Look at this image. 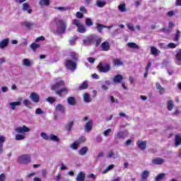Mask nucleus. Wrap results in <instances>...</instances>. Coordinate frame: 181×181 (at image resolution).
Returning <instances> with one entry per match:
<instances>
[{
	"label": "nucleus",
	"mask_w": 181,
	"mask_h": 181,
	"mask_svg": "<svg viewBox=\"0 0 181 181\" xmlns=\"http://www.w3.org/2000/svg\"><path fill=\"white\" fill-rule=\"evenodd\" d=\"M175 62L178 66H181V49L175 51Z\"/></svg>",
	"instance_id": "nucleus-10"
},
{
	"label": "nucleus",
	"mask_w": 181,
	"mask_h": 181,
	"mask_svg": "<svg viewBox=\"0 0 181 181\" xmlns=\"http://www.w3.org/2000/svg\"><path fill=\"white\" fill-rule=\"evenodd\" d=\"M115 66H116V67H121V66H124V62L117 58L115 59Z\"/></svg>",
	"instance_id": "nucleus-36"
},
{
	"label": "nucleus",
	"mask_w": 181,
	"mask_h": 181,
	"mask_svg": "<svg viewBox=\"0 0 181 181\" xmlns=\"http://www.w3.org/2000/svg\"><path fill=\"white\" fill-rule=\"evenodd\" d=\"M8 43H9V40L6 38L0 42V49H4V47H6L8 46Z\"/></svg>",
	"instance_id": "nucleus-25"
},
{
	"label": "nucleus",
	"mask_w": 181,
	"mask_h": 181,
	"mask_svg": "<svg viewBox=\"0 0 181 181\" xmlns=\"http://www.w3.org/2000/svg\"><path fill=\"white\" fill-rule=\"evenodd\" d=\"M118 9L120 12H127V4H122L118 6Z\"/></svg>",
	"instance_id": "nucleus-38"
},
{
	"label": "nucleus",
	"mask_w": 181,
	"mask_h": 181,
	"mask_svg": "<svg viewBox=\"0 0 181 181\" xmlns=\"http://www.w3.org/2000/svg\"><path fill=\"white\" fill-rule=\"evenodd\" d=\"M87 152H88V147L84 146V147H82L79 150L78 153H79V155L84 156V155H86V153H87Z\"/></svg>",
	"instance_id": "nucleus-26"
},
{
	"label": "nucleus",
	"mask_w": 181,
	"mask_h": 181,
	"mask_svg": "<svg viewBox=\"0 0 181 181\" xmlns=\"http://www.w3.org/2000/svg\"><path fill=\"white\" fill-rule=\"evenodd\" d=\"M151 66H152V62H148L147 66H146L145 73H144V78H146V77H148V74L149 73V69H151Z\"/></svg>",
	"instance_id": "nucleus-27"
},
{
	"label": "nucleus",
	"mask_w": 181,
	"mask_h": 181,
	"mask_svg": "<svg viewBox=\"0 0 181 181\" xmlns=\"http://www.w3.org/2000/svg\"><path fill=\"white\" fill-rule=\"evenodd\" d=\"M23 103L25 105V107H26L27 108H32V107L29 106V104H31L30 101H29V100L25 99L24 100H23Z\"/></svg>",
	"instance_id": "nucleus-50"
},
{
	"label": "nucleus",
	"mask_w": 181,
	"mask_h": 181,
	"mask_svg": "<svg viewBox=\"0 0 181 181\" xmlns=\"http://www.w3.org/2000/svg\"><path fill=\"white\" fill-rule=\"evenodd\" d=\"M148 176H149V171L144 170L142 173L141 177L143 180H146L148 179Z\"/></svg>",
	"instance_id": "nucleus-43"
},
{
	"label": "nucleus",
	"mask_w": 181,
	"mask_h": 181,
	"mask_svg": "<svg viewBox=\"0 0 181 181\" xmlns=\"http://www.w3.org/2000/svg\"><path fill=\"white\" fill-rule=\"evenodd\" d=\"M86 26H93V25H94V23H93V20H91V18H87L86 19Z\"/></svg>",
	"instance_id": "nucleus-45"
},
{
	"label": "nucleus",
	"mask_w": 181,
	"mask_h": 181,
	"mask_svg": "<svg viewBox=\"0 0 181 181\" xmlns=\"http://www.w3.org/2000/svg\"><path fill=\"white\" fill-rule=\"evenodd\" d=\"M23 25L24 26H25V28H28V29H30V28L33 26V24L32 23H29L28 21L23 22Z\"/></svg>",
	"instance_id": "nucleus-52"
},
{
	"label": "nucleus",
	"mask_w": 181,
	"mask_h": 181,
	"mask_svg": "<svg viewBox=\"0 0 181 181\" xmlns=\"http://www.w3.org/2000/svg\"><path fill=\"white\" fill-rule=\"evenodd\" d=\"M6 180V176L5 174L2 173L0 175V181H5Z\"/></svg>",
	"instance_id": "nucleus-62"
},
{
	"label": "nucleus",
	"mask_w": 181,
	"mask_h": 181,
	"mask_svg": "<svg viewBox=\"0 0 181 181\" xmlns=\"http://www.w3.org/2000/svg\"><path fill=\"white\" fill-rule=\"evenodd\" d=\"M110 132H111V129H107L104 132L103 135H105V136H108Z\"/></svg>",
	"instance_id": "nucleus-60"
},
{
	"label": "nucleus",
	"mask_w": 181,
	"mask_h": 181,
	"mask_svg": "<svg viewBox=\"0 0 181 181\" xmlns=\"http://www.w3.org/2000/svg\"><path fill=\"white\" fill-rule=\"evenodd\" d=\"M79 11L83 13H87L88 12L86 8L83 6L79 8Z\"/></svg>",
	"instance_id": "nucleus-58"
},
{
	"label": "nucleus",
	"mask_w": 181,
	"mask_h": 181,
	"mask_svg": "<svg viewBox=\"0 0 181 181\" xmlns=\"http://www.w3.org/2000/svg\"><path fill=\"white\" fill-rule=\"evenodd\" d=\"M35 114H37L38 115H41V114H43V110H42V108H37L35 110Z\"/></svg>",
	"instance_id": "nucleus-59"
},
{
	"label": "nucleus",
	"mask_w": 181,
	"mask_h": 181,
	"mask_svg": "<svg viewBox=\"0 0 181 181\" xmlns=\"http://www.w3.org/2000/svg\"><path fill=\"white\" fill-rule=\"evenodd\" d=\"M127 131H123V132H119L117 133L116 138H117L118 139H124V138H126V136H127Z\"/></svg>",
	"instance_id": "nucleus-19"
},
{
	"label": "nucleus",
	"mask_w": 181,
	"mask_h": 181,
	"mask_svg": "<svg viewBox=\"0 0 181 181\" xmlns=\"http://www.w3.org/2000/svg\"><path fill=\"white\" fill-rule=\"evenodd\" d=\"M73 125H74V121H70L65 125V129H66L68 132H71Z\"/></svg>",
	"instance_id": "nucleus-23"
},
{
	"label": "nucleus",
	"mask_w": 181,
	"mask_h": 181,
	"mask_svg": "<svg viewBox=\"0 0 181 181\" xmlns=\"http://www.w3.org/2000/svg\"><path fill=\"white\" fill-rule=\"evenodd\" d=\"M30 60L29 59H24L23 60V66H25V67H30Z\"/></svg>",
	"instance_id": "nucleus-40"
},
{
	"label": "nucleus",
	"mask_w": 181,
	"mask_h": 181,
	"mask_svg": "<svg viewBox=\"0 0 181 181\" xmlns=\"http://www.w3.org/2000/svg\"><path fill=\"white\" fill-rule=\"evenodd\" d=\"M23 11H27L28 13H32V8H30V6L28 3H24L22 6Z\"/></svg>",
	"instance_id": "nucleus-18"
},
{
	"label": "nucleus",
	"mask_w": 181,
	"mask_h": 181,
	"mask_svg": "<svg viewBox=\"0 0 181 181\" xmlns=\"http://www.w3.org/2000/svg\"><path fill=\"white\" fill-rule=\"evenodd\" d=\"M136 145L140 151H145L146 149L147 142L146 141L139 140L136 142Z\"/></svg>",
	"instance_id": "nucleus-7"
},
{
	"label": "nucleus",
	"mask_w": 181,
	"mask_h": 181,
	"mask_svg": "<svg viewBox=\"0 0 181 181\" xmlns=\"http://www.w3.org/2000/svg\"><path fill=\"white\" fill-rule=\"evenodd\" d=\"M181 145V136L180 134H175V146L177 147Z\"/></svg>",
	"instance_id": "nucleus-21"
},
{
	"label": "nucleus",
	"mask_w": 181,
	"mask_h": 181,
	"mask_svg": "<svg viewBox=\"0 0 181 181\" xmlns=\"http://www.w3.org/2000/svg\"><path fill=\"white\" fill-rule=\"evenodd\" d=\"M6 141V138L4 136H0V145H4V142Z\"/></svg>",
	"instance_id": "nucleus-57"
},
{
	"label": "nucleus",
	"mask_w": 181,
	"mask_h": 181,
	"mask_svg": "<svg viewBox=\"0 0 181 181\" xmlns=\"http://www.w3.org/2000/svg\"><path fill=\"white\" fill-rule=\"evenodd\" d=\"M127 46L130 49H139V46H138L135 42H128Z\"/></svg>",
	"instance_id": "nucleus-37"
},
{
	"label": "nucleus",
	"mask_w": 181,
	"mask_h": 181,
	"mask_svg": "<svg viewBox=\"0 0 181 181\" xmlns=\"http://www.w3.org/2000/svg\"><path fill=\"white\" fill-rule=\"evenodd\" d=\"M76 16L78 19H82V18H84V14H83L81 12L78 11L76 12Z\"/></svg>",
	"instance_id": "nucleus-56"
},
{
	"label": "nucleus",
	"mask_w": 181,
	"mask_h": 181,
	"mask_svg": "<svg viewBox=\"0 0 181 181\" xmlns=\"http://www.w3.org/2000/svg\"><path fill=\"white\" fill-rule=\"evenodd\" d=\"M18 163L23 165H28V163H30V154H24L18 157Z\"/></svg>",
	"instance_id": "nucleus-4"
},
{
	"label": "nucleus",
	"mask_w": 181,
	"mask_h": 181,
	"mask_svg": "<svg viewBox=\"0 0 181 181\" xmlns=\"http://www.w3.org/2000/svg\"><path fill=\"white\" fill-rule=\"evenodd\" d=\"M78 145H80L77 141H75L71 145V148L72 149H78Z\"/></svg>",
	"instance_id": "nucleus-48"
},
{
	"label": "nucleus",
	"mask_w": 181,
	"mask_h": 181,
	"mask_svg": "<svg viewBox=\"0 0 181 181\" xmlns=\"http://www.w3.org/2000/svg\"><path fill=\"white\" fill-rule=\"evenodd\" d=\"M86 179V174L83 173V171H81L76 177V181H84Z\"/></svg>",
	"instance_id": "nucleus-22"
},
{
	"label": "nucleus",
	"mask_w": 181,
	"mask_h": 181,
	"mask_svg": "<svg viewBox=\"0 0 181 181\" xmlns=\"http://www.w3.org/2000/svg\"><path fill=\"white\" fill-rule=\"evenodd\" d=\"M46 100L48 101V103H49V104H53V103L56 102V98L49 97L46 99Z\"/></svg>",
	"instance_id": "nucleus-55"
},
{
	"label": "nucleus",
	"mask_w": 181,
	"mask_h": 181,
	"mask_svg": "<svg viewBox=\"0 0 181 181\" xmlns=\"http://www.w3.org/2000/svg\"><path fill=\"white\" fill-rule=\"evenodd\" d=\"M95 36L96 35H90L88 37L86 42H88V43H93V42H95Z\"/></svg>",
	"instance_id": "nucleus-46"
},
{
	"label": "nucleus",
	"mask_w": 181,
	"mask_h": 181,
	"mask_svg": "<svg viewBox=\"0 0 181 181\" xmlns=\"http://www.w3.org/2000/svg\"><path fill=\"white\" fill-rule=\"evenodd\" d=\"M83 101L85 103H91V99L90 98V95L88 93L83 94Z\"/></svg>",
	"instance_id": "nucleus-39"
},
{
	"label": "nucleus",
	"mask_w": 181,
	"mask_h": 181,
	"mask_svg": "<svg viewBox=\"0 0 181 181\" xmlns=\"http://www.w3.org/2000/svg\"><path fill=\"white\" fill-rule=\"evenodd\" d=\"M102 50L103 52H108L110 50V42H104L101 44Z\"/></svg>",
	"instance_id": "nucleus-15"
},
{
	"label": "nucleus",
	"mask_w": 181,
	"mask_h": 181,
	"mask_svg": "<svg viewBox=\"0 0 181 181\" xmlns=\"http://www.w3.org/2000/svg\"><path fill=\"white\" fill-rule=\"evenodd\" d=\"M127 28L129 29V30H132V32H134L135 30V28H134V25L132 24H127Z\"/></svg>",
	"instance_id": "nucleus-61"
},
{
	"label": "nucleus",
	"mask_w": 181,
	"mask_h": 181,
	"mask_svg": "<svg viewBox=\"0 0 181 181\" xmlns=\"http://www.w3.org/2000/svg\"><path fill=\"white\" fill-rule=\"evenodd\" d=\"M122 80H124V76H122V75L121 74H117L114 77V83H116L117 84L122 83Z\"/></svg>",
	"instance_id": "nucleus-17"
},
{
	"label": "nucleus",
	"mask_w": 181,
	"mask_h": 181,
	"mask_svg": "<svg viewBox=\"0 0 181 181\" xmlns=\"http://www.w3.org/2000/svg\"><path fill=\"white\" fill-rule=\"evenodd\" d=\"M66 101L69 105L74 106L77 103V102L76 101V98L73 96L69 97Z\"/></svg>",
	"instance_id": "nucleus-20"
},
{
	"label": "nucleus",
	"mask_w": 181,
	"mask_h": 181,
	"mask_svg": "<svg viewBox=\"0 0 181 181\" xmlns=\"http://www.w3.org/2000/svg\"><path fill=\"white\" fill-rule=\"evenodd\" d=\"M88 88V82L87 81H84L81 85H80L77 90L78 91H83V90H87Z\"/></svg>",
	"instance_id": "nucleus-13"
},
{
	"label": "nucleus",
	"mask_w": 181,
	"mask_h": 181,
	"mask_svg": "<svg viewBox=\"0 0 181 181\" xmlns=\"http://www.w3.org/2000/svg\"><path fill=\"white\" fill-rule=\"evenodd\" d=\"M72 25H74V26H77V32L79 33H86V26L84 25L81 24V21L78 19H74L72 21Z\"/></svg>",
	"instance_id": "nucleus-3"
},
{
	"label": "nucleus",
	"mask_w": 181,
	"mask_h": 181,
	"mask_svg": "<svg viewBox=\"0 0 181 181\" xmlns=\"http://www.w3.org/2000/svg\"><path fill=\"white\" fill-rule=\"evenodd\" d=\"M101 40H102L101 37H99V36H97V35L95 37V47H98V46H100V45H101Z\"/></svg>",
	"instance_id": "nucleus-30"
},
{
	"label": "nucleus",
	"mask_w": 181,
	"mask_h": 181,
	"mask_svg": "<svg viewBox=\"0 0 181 181\" xmlns=\"http://www.w3.org/2000/svg\"><path fill=\"white\" fill-rule=\"evenodd\" d=\"M57 24V33L58 35H63V33H66V30L67 29V23L63 19H59L56 22Z\"/></svg>",
	"instance_id": "nucleus-2"
},
{
	"label": "nucleus",
	"mask_w": 181,
	"mask_h": 181,
	"mask_svg": "<svg viewBox=\"0 0 181 181\" xmlns=\"http://www.w3.org/2000/svg\"><path fill=\"white\" fill-rule=\"evenodd\" d=\"M165 176H166L165 173H160L155 177V181H161L165 177Z\"/></svg>",
	"instance_id": "nucleus-35"
},
{
	"label": "nucleus",
	"mask_w": 181,
	"mask_h": 181,
	"mask_svg": "<svg viewBox=\"0 0 181 181\" xmlns=\"http://www.w3.org/2000/svg\"><path fill=\"white\" fill-rule=\"evenodd\" d=\"M98 69L100 73H107V71L111 69L110 64H106L105 66L103 63L100 62L98 65Z\"/></svg>",
	"instance_id": "nucleus-6"
},
{
	"label": "nucleus",
	"mask_w": 181,
	"mask_h": 181,
	"mask_svg": "<svg viewBox=\"0 0 181 181\" xmlns=\"http://www.w3.org/2000/svg\"><path fill=\"white\" fill-rule=\"evenodd\" d=\"M30 98L33 103H39L40 101V96L35 92H33L30 94Z\"/></svg>",
	"instance_id": "nucleus-8"
},
{
	"label": "nucleus",
	"mask_w": 181,
	"mask_h": 181,
	"mask_svg": "<svg viewBox=\"0 0 181 181\" xmlns=\"http://www.w3.org/2000/svg\"><path fill=\"white\" fill-rule=\"evenodd\" d=\"M96 5H97V6H98V8H104V6L105 5H107V2L106 1H101L98 0L96 2Z\"/></svg>",
	"instance_id": "nucleus-41"
},
{
	"label": "nucleus",
	"mask_w": 181,
	"mask_h": 181,
	"mask_svg": "<svg viewBox=\"0 0 181 181\" xmlns=\"http://www.w3.org/2000/svg\"><path fill=\"white\" fill-rule=\"evenodd\" d=\"M174 103L175 102L172 100H170L167 101V105H168V111H172V110H173V107H175Z\"/></svg>",
	"instance_id": "nucleus-28"
},
{
	"label": "nucleus",
	"mask_w": 181,
	"mask_h": 181,
	"mask_svg": "<svg viewBox=\"0 0 181 181\" xmlns=\"http://www.w3.org/2000/svg\"><path fill=\"white\" fill-rule=\"evenodd\" d=\"M25 138H26V136H25V135H22V134H16V141H22V139H25Z\"/></svg>",
	"instance_id": "nucleus-49"
},
{
	"label": "nucleus",
	"mask_w": 181,
	"mask_h": 181,
	"mask_svg": "<svg viewBox=\"0 0 181 181\" xmlns=\"http://www.w3.org/2000/svg\"><path fill=\"white\" fill-rule=\"evenodd\" d=\"M86 141H87V139L86 138V136H81V137H79L78 139V140L76 141L80 145V144H84V142H86Z\"/></svg>",
	"instance_id": "nucleus-42"
},
{
	"label": "nucleus",
	"mask_w": 181,
	"mask_h": 181,
	"mask_svg": "<svg viewBox=\"0 0 181 181\" xmlns=\"http://www.w3.org/2000/svg\"><path fill=\"white\" fill-rule=\"evenodd\" d=\"M60 87H64V88L59 89L60 88ZM51 90H52V91H56V90H57L55 92V93L57 94V95H59V97H63V95L62 94V93H65V94H67V93H69V89L64 87V81H60L57 83L52 85L51 86Z\"/></svg>",
	"instance_id": "nucleus-1"
},
{
	"label": "nucleus",
	"mask_w": 181,
	"mask_h": 181,
	"mask_svg": "<svg viewBox=\"0 0 181 181\" xmlns=\"http://www.w3.org/2000/svg\"><path fill=\"white\" fill-rule=\"evenodd\" d=\"M30 47H31V49H33V52H36V49L40 47V45L36 44V43H35V42H33V43L30 45Z\"/></svg>",
	"instance_id": "nucleus-44"
},
{
	"label": "nucleus",
	"mask_w": 181,
	"mask_h": 181,
	"mask_svg": "<svg viewBox=\"0 0 181 181\" xmlns=\"http://www.w3.org/2000/svg\"><path fill=\"white\" fill-rule=\"evenodd\" d=\"M18 105H21V102L17 101V102H11L10 103V106L11 110H16V107H18Z\"/></svg>",
	"instance_id": "nucleus-33"
},
{
	"label": "nucleus",
	"mask_w": 181,
	"mask_h": 181,
	"mask_svg": "<svg viewBox=\"0 0 181 181\" xmlns=\"http://www.w3.org/2000/svg\"><path fill=\"white\" fill-rule=\"evenodd\" d=\"M41 136L42 138H43V139H45V141H49L50 139V135H47V134L45 133V132H42L41 133Z\"/></svg>",
	"instance_id": "nucleus-47"
},
{
	"label": "nucleus",
	"mask_w": 181,
	"mask_h": 181,
	"mask_svg": "<svg viewBox=\"0 0 181 181\" xmlns=\"http://www.w3.org/2000/svg\"><path fill=\"white\" fill-rule=\"evenodd\" d=\"M156 90H158V93L159 94H160V95H163V94H165V88L162 87V86H160V83H156Z\"/></svg>",
	"instance_id": "nucleus-16"
},
{
	"label": "nucleus",
	"mask_w": 181,
	"mask_h": 181,
	"mask_svg": "<svg viewBox=\"0 0 181 181\" xmlns=\"http://www.w3.org/2000/svg\"><path fill=\"white\" fill-rule=\"evenodd\" d=\"M41 41H44L45 40V37L44 36H40V37H38L35 39V42H40Z\"/></svg>",
	"instance_id": "nucleus-63"
},
{
	"label": "nucleus",
	"mask_w": 181,
	"mask_h": 181,
	"mask_svg": "<svg viewBox=\"0 0 181 181\" xmlns=\"http://www.w3.org/2000/svg\"><path fill=\"white\" fill-rule=\"evenodd\" d=\"M179 44H175L173 42H170L167 46L169 49H175L176 46H178Z\"/></svg>",
	"instance_id": "nucleus-53"
},
{
	"label": "nucleus",
	"mask_w": 181,
	"mask_h": 181,
	"mask_svg": "<svg viewBox=\"0 0 181 181\" xmlns=\"http://www.w3.org/2000/svg\"><path fill=\"white\" fill-rule=\"evenodd\" d=\"M94 124V122H93V119H90L88 122H87L85 124V130L86 132H90V131L93 129V125Z\"/></svg>",
	"instance_id": "nucleus-11"
},
{
	"label": "nucleus",
	"mask_w": 181,
	"mask_h": 181,
	"mask_svg": "<svg viewBox=\"0 0 181 181\" xmlns=\"http://www.w3.org/2000/svg\"><path fill=\"white\" fill-rule=\"evenodd\" d=\"M151 54H153L154 56H156L158 54V49H156V47H151Z\"/></svg>",
	"instance_id": "nucleus-51"
},
{
	"label": "nucleus",
	"mask_w": 181,
	"mask_h": 181,
	"mask_svg": "<svg viewBox=\"0 0 181 181\" xmlns=\"http://www.w3.org/2000/svg\"><path fill=\"white\" fill-rule=\"evenodd\" d=\"M49 141H52V142H59L60 139L54 134L49 135Z\"/></svg>",
	"instance_id": "nucleus-31"
},
{
	"label": "nucleus",
	"mask_w": 181,
	"mask_h": 181,
	"mask_svg": "<svg viewBox=\"0 0 181 181\" xmlns=\"http://www.w3.org/2000/svg\"><path fill=\"white\" fill-rule=\"evenodd\" d=\"M64 64L68 70L74 71L77 69V64L71 59H66Z\"/></svg>",
	"instance_id": "nucleus-5"
},
{
	"label": "nucleus",
	"mask_w": 181,
	"mask_h": 181,
	"mask_svg": "<svg viewBox=\"0 0 181 181\" xmlns=\"http://www.w3.org/2000/svg\"><path fill=\"white\" fill-rule=\"evenodd\" d=\"M15 131L18 134H23L24 132H29V131H30V129L24 125L22 127L16 128Z\"/></svg>",
	"instance_id": "nucleus-9"
},
{
	"label": "nucleus",
	"mask_w": 181,
	"mask_h": 181,
	"mask_svg": "<svg viewBox=\"0 0 181 181\" xmlns=\"http://www.w3.org/2000/svg\"><path fill=\"white\" fill-rule=\"evenodd\" d=\"M69 56L74 62H78V54L74 52L69 53Z\"/></svg>",
	"instance_id": "nucleus-24"
},
{
	"label": "nucleus",
	"mask_w": 181,
	"mask_h": 181,
	"mask_svg": "<svg viewBox=\"0 0 181 181\" xmlns=\"http://www.w3.org/2000/svg\"><path fill=\"white\" fill-rule=\"evenodd\" d=\"M152 163L153 165H163V163H165V159L157 157L152 160Z\"/></svg>",
	"instance_id": "nucleus-12"
},
{
	"label": "nucleus",
	"mask_w": 181,
	"mask_h": 181,
	"mask_svg": "<svg viewBox=\"0 0 181 181\" xmlns=\"http://www.w3.org/2000/svg\"><path fill=\"white\" fill-rule=\"evenodd\" d=\"M104 28H107V26H105V25H104L101 23H98L97 24L96 29H97V30L99 33H103V29H104Z\"/></svg>",
	"instance_id": "nucleus-34"
},
{
	"label": "nucleus",
	"mask_w": 181,
	"mask_h": 181,
	"mask_svg": "<svg viewBox=\"0 0 181 181\" xmlns=\"http://www.w3.org/2000/svg\"><path fill=\"white\" fill-rule=\"evenodd\" d=\"M55 111H57V112H62V114H64V112H66V107H64L63 105L59 103L55 107Z\"/></svg>",
	"instance_id": "nucleus-14"
},
{
	"label": "nucleus",
	"mask_w": 181,
	"mask_h": 181,
	"mask_svg": "<svg viewBox=\"0 0 181 181\" xmlns=\"http://www.w3.org/2000/svg\"><path fill=\"white\" fill-rule=\"evenodd\" d=\"M111 169H114V164L107 166L103 173H107L109 170H111Z\"/></svg>",
	"instance_id": "nucleus-54"
},
{
	"label": "nucleus",
	"mask_w": 181,
	"mask_h": 181,
	"mask_svg": "<svg viewBox=\"0 0 181 181\" xmlns=\"http://www.w3.org/2000/svg\"><path fill=\"white\" fill-rule=\"evenodd\" d=\"M180 36L181 32L180 30H177L175 35V37L173 38V42H179V40H180Z\"/></svg>",
	"instance_id": "nucleus-29"
},
{
	"label": "nucleus",
	"mask_w": 181,
	"mask_h": 181,
	"mask_svg": "<svg viewBox=\"0 0 181 181\" xmlns=\"http://www.w3.org/2000/svg\"><path fill=\"white\" fill-rule=\"evenodd\" d=\"M125 145L126 146H129L131 145H132V140L131 139H128L126 142H125Z\"/></svg>",
	"instance_id": "nucleus-64"
},
{
	"label": "nucleus",
	"mask_w": 181,
	"mask_h": 181,
	"mask_svg": "<svg viewBox=\"0 0 181 181\" xmlns=\"http://www.w3.org/2000/svg\"><path fill=\"white\" fill-rule=\"evenodd\" d=\"M39 5H40V6H43V5H45V6H49V5H50V0H40Z\"/></svg>",
	"instance_id": "nucleus-32"
}]
</instances>
